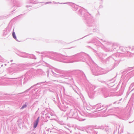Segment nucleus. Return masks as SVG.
I'll list each match as a JSON object with an SVG mask.
<instances>
[{"label": "nucleus", "instance_id": "7ed1b4c3", "mask_svg": "<svg viewBox=\"0 0 134 134\" xmlns=\"http://www.w3.org/2000/svg\"><path fill=\"white\" fill-rule=\"evenodd\" d=\"M26 105L25 104L21 108V109H23L24 108L26 107Z\"/></svg>", "mask_w": 134, "mask_h": 134}, {"label": "nucleus", "instance_id": "f257e3e1", "mask_svg": "<svg viewBox=\"0 0 134 134\" xmlns=\"http://www.w3.org/2000/svg\"><path fill=\"white\" fill-rule=\"evenodd\" d=\"M38 123V122H36V121L34 123V127L35 128L37 127Z\"/></svg>", "mask_w": 134, "mask_h": 134}, {"label": "nucleus", "instance_id": "f03ea898", "mask_svg": "<svg viewBox=\"0 0 134 134\" xmlns=\"http://www.w3.org/2000/svg\"><path fill=\"white\" fill-rule=\"evenodd\" d=\"M12 35L13 37L15 39H16V37L15 35V33L14 32H13L12 33Z\"/></svg>", "mask_w": 134, "mask_h": 134}, {"label": "nucleus", "instance_id": "20e7f679", "mask_svg": "<svg viewBox=\"0 0 134 134\" xmlns=\"http://www.w3.org/2000/svg\"><path fill=\"white\" fill-rule=\"evenodd\" d=\"M39 117H38L37 119V120L36 121L38 122L39 120Z\"/></svg>", "mask_w": 134, "mask_h": 134}]
</instances>
